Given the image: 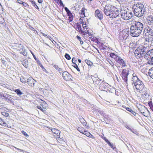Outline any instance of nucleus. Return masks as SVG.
<instances>
[{"mask_svg": "<svg viewBox=\"0 0 153 153\" xmlns=\"http://www.w3.org/2000/svg\"><path fill=\"white\" fill-rule=\"evenodd\" d=\"M132 77V85H134L136 88L139 90L140 93H142L145 96H149V90L145 87L144 83L140 79H139L137 76H134Z\"/></svg>", "mask_w": 153, "mask_h": 153, "instance_id": "nucleus-1", "label": "nucleus"}, {"mask_svg": "<svg viewBox=\"0 0 153 153\" xmlns=\"http://www.w3.org/2000/svg\"><path fill=\"white\" fill-rule=\"evenodd\" d=\"M143 25L139 22H134L131 24L130 28L131 36L134 37L139 36L142 31Z\"/></svg>", "mask_w": 153, "mask_h": 153, "instance_id": "nucleus-2", "label": "nucleus"}, {"mask_svg": "<svg viewBox=\"0 0 153 153\" xmlns=\"http://www.w3.org/2000/svg\"><path fill=\"white\" fill-rule=\"evenodd\" d=\"M149 49V47L147 46H140L138 47L134 52L135 56L137 59L144 57L145 59L146 56L148 54Z\"/></svg>", "mask_w": 153, "mask_h": 153, "instance_id": "nucleus-3", "label": "nucleus"}, {"mask_svg": "<svg viewBox=\"0 0 153 153\" xmlns=\"http://www.w3.org/2000/svg\"><path fill=\"white\" fill-rule=\"evenodd\" d=\"M132 9L134 14L137 17H141L145 13L144 6L141 3H138L136 4H134Z\"/></svg>", "mask_w": 153, "mask_h": 153, "instance_id": "nucleus-4", "label": "nucleus"}, {"mask_svg": "<svg viewBox=\"0 0 153 153\" xmlns=\"http://www.w3.org/2000/svg\"><path fill=\"white\" fill-rule=\"evenodd\" d=\"M121 17L124 20H129L132 17V13L130 10L126 9L120 11Z\"/></svg>", "mask_w": 153, "mask_h": 153, "instance_id": "nucleus-5", "label": "nucleus"}, {"mask_svg": "<svg viewBox=\"0 0 153 153\" xmlns=\"http://www.w3.org/2000/svg\"><path fill=\"white\" fill-rule=\"evenodd\" d=\"M111 17L112 18H114L118 16L119 15V12L118 9L111 5Z\"/></svg>", "mask_w": 153, "mask_h": 153, "instance_id": "nucleus-6", "label": "nucleus"}, {"mask_svg": "<svg viewBox=\"0 0 153 153\" xmlns=\"http://www.w3.org/2000/svg\"><path fill=\"white\" fill-rule=\"evenodd\" d=\"M129 74V70L127 68L123 69L121 74L122 79L126 84H127L128 76Z\"/></svg>", "mask_w": 153, "mask_h": 153, "instance_id": "nucleus-7", "label": "nucleus"}, {"mask_svg": "<svg viewBox=\"0 0 153 153\" xmlns=\"http://www.w3.org/2000/svg\"><path fill=\"white\" fill-rule=\"evenodd\" d=\"M108 84L103 80L99 85V89L102 91H108Z\"/></svg>", "mask_w": 153, "mask_h": 153, "instance_id": "nucleus-8", "label": "nucleus"}, {"mask_svg": "<svg viewBox=\"0 0 153 153\" xmlns=\"http://www.w3.org/2000/svg\"><path fill=\"white\" fill-rule=\"evenodd\" d=\"M111 5H106L104 8V12L105 14L107 16H111Z\"/></svg>", "mask_w": 153, "mask_h": 153, "instance_id": "nucleus-9", "label": "nucleus"}, {"mask_svg": "<svg viewBox=\"0 0 153 153\" xmlns=\"http://www.w3.org/2000/svg\"><path fill=\"white\" fill-rule=\"evenodd\" d=\"M62 77L63 79L66 81H69L72 78V76L67 71L63 72L62 74Z\"/></svg>", "mask_w": 153, "mask_h": 153, "instance_id": "nucleus-10", "label": "nucleus"}, {"mask_svg": "<svg viewBox=\"0 0 153 153\" xmlns=\"http://www.w3.org/2000/svg\"><path fill=\"white\" fill-rule=\"evenodd\" d=\"M95 16L100 20H102L103 18V15L102 11L99 10H96L95 12Z\"/></svg>", "mask_w": 153, "mask_h": 153, "instance_id": "nucleus-11", "label": "nucleus"}, {"mask_svg": "<svg viewBox=\"0 0 153 153\" xmlns=\"http://www.w3.org/2000/svg\"><path fill=\"white\" fill-rule=\"evenodd\" d=\"M146 57V58L147 60H150L149 59H151V60L153 61V49L149 50Z\"/></svg>", "mask_w": 153, "mask_h": 153, "instance_id": "nucleus-12", "label": "nucleus"}, {"mask_svg": "<svg viewBox=\"0 0 153 153\" xmlns=\"http://www.w3.org/2000/svg\"><path fill=\"white\" fill-rule=\"evenodd\" d=\"M117 62L122 66V68H123L126 66L125 61L122 59L121 57L118 60Z\"/></svg>", "mask_w": 153, "mask_h": 153, "instance_id": "nucleus-13", "label": "nucleus"}, {"mask_svg": "<svg viewBox=\"0 0 153 153\" xmlns=\"http://www.w3.org/2000/svg\"><path fill=\"white\" fill-rule=\"evenodd\" d=\"M148 24L149 25H153V16L150 15L148 16L147 18Z\"/></svg>", "mask_w": 153, "mask_h": 153, "instance_id": "nucleus-14", "label": "nucleus"}, {"mask_svg": "<svg viewBox=\"0 0 153 153\" xmlns=\"http://www.w3.org/2000/svg\"><path fill=\"white\" fill-rule=\"evenodd\" d=\"M34 82H35V81H34V79L32 77H29L27 79V82L30 86H33L34 85Z\"/></svg>", "mask_w": 153, "mask_h": 153, "instance_id": "nucleus-15", "label": "nucleus"}, {"mask_svg": "<svg viewBox=\"0 0 153 153\" xmlns=\"http://www.w3.org/2000/svg\"><path fill=\"white\" fill-rule=\"evenodd\" d=\"M79 121L84 126H85L86 128L89 127V125L87 124L86 121L83 119V118L82 117H79Z\"/></svg>", "mask_w": 153, "mask_h": 153, "instance_id": "nucleus-16", "label": "nucleus"}, {"mask_svg": "<svg viewBox=\"0 0 153 153\" xmlns=\"http://www.w3.org/2000/svg\"><path fill=\"white\" fill-rule=\"evenodd\" d=\"M86 78L88 79L91 78L94 83L95 82V81L97 80V78H99L98 77H93V76L90 75L89 74L87 75V76H86Z\"/></svg>", "mask_w": 153, "mask_h": 153, "instance_id": "nucleus-17", "label": "nucleus"}, {"mask_svg": "<svg viewBox=\"0 0 153 153\" xmlns=\"http://www.w3.org/2000/svg\"><path fill=\"white\" fill-rule=\"evenodd\" d=\"M143 108L144 110V111L142 113L144 116L148 117L149 114V112L144 106H143Z\"/></svg>", "mask_w": 153, "mask_h": 153, "instance_id": "nucleus-18", "label": "nucleus"}, {"mask_svg": "<svg viewBox=\"0 0 153 153\" xmlns=\"http://www.w3.org/2000/svg\"><path fill=\"white\" fill-rule=\"evenodd\" d=\"M51 131H52V132L56 134L57 136V137L58 138H60V136H59V135H60V131L56 129L55 128H53L51 129Z\"/></svg>", "mask_w": 153, "mask_h": 153, "instance_id": "nucleus-19", "label": "nucleus"}, {"mask_svg": "<svg viewBox=\"0 0 153 153\" xmlns=\"http://www.w3.org/2000/svg\"><path fill=\"white\" fill-rule=\"evenodd\" d=\"M110 56L114 58L117 62L119 59L120 57L119 56L116 55L115 53H110Z\"/></svg>", "mask_w": 153, "mask_h": 153, "instance_id": "nucleus-20", "label": "nucleus"}, {"mask_svg": "<svg viewBox=\"0 0 153 153\" xmlns=\"http://www.w3.org/2000/svg\"><path fill=\"white\" fill-rule=\"evenodd\" d=\"M16 46L18 50L20 51H23L24 48L23 45L21 44L16 43Z\"/></svg>", "mask_w": 153, "mask_h": 153, "instance_id": "nucleus-21", "label": "nucleus"}, {"mask_svg": "<svg viewBox=\"0 0 153 153\" xmlns=\"http://www.w3.org/2000/svg\"><path fill=\"white\" fill-rule=\"evenodd\" d=\"M152 26H151V27L149 26H147L146 27V31H147V32L149 34V35L152 34L153 33V30L152 28Z\"/></svg>", "mask_w": 153, "mask_h": 153, "instance_id": "nucleus-22", "label": "nucleus"}, {"mask_svg": "<svg viewBox=\"0 0 153 153\" xmlns=\"http://www.w3.org/2000/svg\"><path fill=\"white\" fill-rule=\"evenodd\" d=\"M148 74L149 76L153 79V67L149 70Z\"/></svg>", "mask_w": 153, "mask_h": 153, "instance_id": "nucleus-23", "label": "nucleus"}, {"mask_svg": "<svg viewBox=\"0 0 153 153\" xmlns=\"http://www.w3.org/2000/svg\"><path fill=\"white\" fill-rule=\"evenodd\" d=\"M91 41L93 42H95L97 43L98 45H103V43H101L99 41L97 40L98 39H91Z\"/></svg>", "mask_w": 153, "mask_h": 153, "instance_id": "nucleus-24", "label": "nucleus"}, {"mask_svg": "<svg viewBox=\"0 0 153 153\" xmlns=\"http://www.w3.org/2000/svg\"><path fill=\"white\" fill-rule=\"evenodd\" d=\"M20 80L22 83H25L27 82V79L22 76L20 78Z\"/></svg>", "mask_w": 153, "mask_h": 153, "instance_id": "nucleus-25", "label": "nucleus"}, {"mask_svg": "<svg viewBox=\"0 0 153 153\" xmlns=\"http://www.w3.org/2000/svg\"><path fill=\"white\" fill-rule=\"evenodd\" d=\"M23 65L25 67L27 68L28 67V62L27 59H25L22 63Z\"/></svg>", "mask_w": 153, "mask_h": 153, "instance_id": "nucleus-26", "label": "nucleus"}, {"mask_svg": "<svg viewBox=\"0 0 153 153\" xmlns=\"http://www.w3.org/2000/svg\"><path fill=\"white\" fill-rule=\"evenodd\" d=\"M65 10L67 12V15L68 16H71L73 15L71 12L68 9L67 7H65Z\"/></svg>", "mask_w": 153, "mask_h": 153, "instance_id": "nucleus-27", "label": "nucleus"}, {"mask_svg": "<svg viewBox=\"0 0 153 153\" xmlns=\"http://www.w3.org/2000/svg\"><path fill=\"white\" fill-rule=\"evenodd\" d=\"M87 11V9L85 8L84 7H82L81 10V14L82 16H85V11Z\"/></svg>", "mask_w": 153, "mask_h": 153, "instance_id": "nucleus-28", "label": "nucleus"}, {"mask_svg": "<svg viewBox=\"0 0 153 153\" xmlns=\"http://www.w3.org/2000/svg\"><path fill=\"white\" fill-rule=\"evenodd\" d=\"M15 91L17 93V94L19 96L23 94L22 92L19 89H16Z\"/></svg>", "mask_w": 153, "mask_h": 153, "instance_id": "nucleus-29", "label": "nucleus"}, {"mask_svg": "<svg viewBox=\"0 0 153 153\" xmlns=\"http://www.w3.org/2000/svg\"><path fill=\"white\" fill-rule=\"evenodd\" d=\"M85 62L87 63L88 65L89 66H91L93 64V63L91 62L90 60H88L87 59H86L85 60Z\"/></svg>", "mask_w": 153, "mask_h": 153, "instance_id": "nucleus-30", "label": "nucleus"}, {"mask_svg": "<svg viewBox=\"0 0 153 153\" xmlns=\"http://www.w3.org/2000/svg\"><path fill=\"white\" fill-rule=\"evenodd\" d=\"M73 66L75 68H76L77 70L79 71H80V70L79 68L78 67V66L76 64H74V65H73Z\"/></svg>", "mask_w": 153, "mask_h": 153, "instance_id": "nucleus-31", "label": "nucleus"}, {"mask_svg": "<svg viewBox=\"0 0 153 153\" xmlns=\"http://www.w3.org/2000/svg\"><path fill=\"white\" fill-rule=\"evenodd\" d=\"M65 57L68 60H70L71 57L67 53H66L65 55Z\"/></svg>", "mask_w": 153, "mask_h": 153, "instance_id": "nucleus-32", "label": "nucleus"}, {"mask_svg": "<svg viewBox=\"0 0 153 153\" xmlns=\"http://www.w3.org/2000/svg\"><path fill=\"white\" fill-rule=\"evenodd\" d=\"M20 53L22 54L23 55L25 56H26V52L25 48L24 49L23 51L22 50L20 51Z\"/></svg>", "mask_w": 153, "mask_h": 153, "instance_id": "nucleus-33", "label": "nucleus"}, {"mask_svg": "<svg viewBox=\"0 0 153 153\" xmlns=\"http://www.w3.org/2000/svg\"><path fill=\"white\" fill-rule=\"evenodd\" d=\"M72 62L73 64H76V63L77 62L76 58L75 57H73L72 59Z\"/></svg>", "mask_w": 153, "mask_h": 153, "instance_id": "nucleus-34", "label": "nucleus"}, {"mask_svg": "<svg viewBox=\"0 0 153 153\" xmlns=\"http://www.w3.org/2000/svg\"><path fill=\"white\" fill-rule=\"evenodd\" d=\"M40 67L42 69L43 71H44L46 73L48 74V71L44 68L42 65H40Z\"/></svg>", "mask_w": 153, "mask_h": 153, "instance_id": "nucleus-35", "label": "nucleus"}, {"mask_svg": "<svg viewBox=\"0 0 153 153\" xmlns=\"http://www.w3.org/2000/svg\"><path fill=\"white\" fill-rule=\"evenodd\" d=\"M1 114L3 115L6 117L9 116V114L8 113L5 112H2Z\"/></svg>", "mask_w": 153, "mask_h": 153, "instance_id": "nucleus-36", "label": "nucleus"}, {"mask_svg": "<svg viewBox=\"0 0 153 153\" xmlns=\"http://www.w3.org/2000/svg\"><path fill=\"white\" fill-rule=\"evenodd\" d=\"M76 25V27L79 30H81L82 28H81V25H79V23H77Z\"/></svg>", "mask_w": 153, "mask_h": 153, "instance_id": "nucleus-37", "label": "nucleus"}, {"mask_svg": "<svg viewBox=\"0 0 153 153\" xmlns=\"http://www.w3.org/2000/svg\"><path fill=\"white\" fill-rule=\"evenodd\" d=\"M102 80L100 78H97V80L95 81V82L94 83L95 84L98 85L99 84L100 82Z\"/></svg>", "mask_w": 153, "mask_h": 153, "instance_id": "nucleus-38", "label": "nucleus"}, {"mask_svg": "<svg viewBox=\"0 0 153 153\" xmlns=\"http://www.w3.org/2000/svg\"><path fill=\"white\" fill-rule=\"evenodd\" d=\"M48 39V40L49 41H51L52 42V43L55 45H56L57 44L56 42L54 40H53V39Z\"/></svg>", "mask_w": 153, "mask_h": 153, "instance_id": "nucleus-39", "label": "nucleus"}, {"mask_svg": "<svg viewBox=\"0 0 153 153\" xmlns=\"http://www.w3.org/2000/svg\"><path fill=\"white\" fill-rule=\"evenodd\" d=\"M68 20L69 22H71L72 21L73 19V15L68 16Z\"/></svg>", "mask_w": 153, "mask_h": 153, "instance_id": "nucleus-40", "label": "nucleus"}, {"mask_svg": "<svg viewBox=\"0 0 153 153\" xmlns=\"http://www.w3.org/2000/svg\"><path fill=\"white\" fill-rule=\"evenodd\" d=\"M83 134H84L86 135L87 136H89V135H90V134H91L88 132L86 131H84L83 133H82Z\"/></svg>", "mask_w": 153, "mask_h": 153, "instance_id": "nucleus-41", "label": "nucleus"}, {"mask_svg": "<svg viewBox=\"0 0 153 153\" xmlns=\"http://www.w3.org/2000/svg\"><path fill=\"white\" fill-rule=\"evenodd\" d=\"M84 18V17H81L79 19V22H80V24H84V22L83 21V19Z\"/></svg>", "mask_w": 153, "mask_h": 153, "instance_id": "nucleus-42", "label": "nucleus"}, {"mask_svg": "<svg viewBox=\"0 0 153 153\" xmlns=\"http://www.w3.org/2000/svg\"><path fill=\"white\" fill-rule=\"evenodd\" d=\"M22 133L24 135L26 136V137H29V135L27 134V133L24 131H22Z\"/></svg>", "mask_w": 153, "mask_h": 153, "instance_id": "nucleus-43", "label": "nucleus"}, {"mask_svg": "<svg viewBox=\"0 0 153 153\" xmlns=\"http://www.w3.org/2000/svg\"><path fill=\"white\" fill-rule=\"evenodd\" d=\"M87 33L89 36H91V37H89V38H92V37H94V36H93V34H91V33L89 32L88 31H87Z\"/></svg>", "mask_w": 153, "mask_h": 153, "instance_id": "nucleus-44", "label": "nucleus"}, {"mask_svg": "<svg viewBox=\"0 0 153 153\" xmlns=\"http://www.w3.org/2000/svg\"><path fill=\"white\" fill-rule=\"evenodd\" d=\"M90 41L89 40H87V42H86V41H84V44L85 45H89V44H90Z\"/></svg>", "mask_w": 153, "mask_h": 153, "instance_id": "nucleus-45", "label": "nucleus"}, {"mask_svg": "<svg viewBox=\"0 0 153 153\" xmlns=\"http://www.w3.org/2000/svg\"><path fill=\"white\" fill-rule=\"evenodd\" d=\"M90 41L89 40H87V42H86V41H84V44L85 45H89V44H90Z\"/></svg>", "mask_w": 153, "mask_h": 153, "instance_id": "nucleus-46", "label": "nucleus"}, {"mask_svg": "<svg viewBox=\"0 0 153 153\" xmlns=\"http://www.w3.org/2000/svg\"><path fill=\"white\" fill-rule=\"evenodd\" d=\"M111 148L113 149H114V150H115L116 152H117V149L116 148V147L114 146L113 145V144H112V146H110Z\"/></svg>", "mask_w": 153, "mask_h": 153, "instance_id": "nucleus-47", "label": "nucleus"}, {"mask_svg": "<svg viewBox=\"0 0 153 153\" xmlns=\"http://www.w3.org/2000/svg\"><path fill=\"white\" fill-rule=\"evenodd\" d=\"M100 136L106 142L108 140L106 137H103L102 135H101Z\"/></svg>", "mask_w": 153, "mask_h": 153, "instance_id": "nucleus-48", "label": "nucleus"}, {"mask_svg": "<svg viewBox=\"0 0 153 153\" xmlns=\"http://www.w3.org/2000/svg\"><path fill=\"white\" fill-rule=\"evenodd\" d=\"M139 110L141 114L144 111V110L143 108V106H142L140 108H139Z\"/></svg>", "mask_w": 153, "mask_h": 153, "instance_id": "nucleus-49", "label": "nucleus"}, {"mask_svg": "<svg viewBox=\"0 0 153 153\" xmlns=\"http://www.w3.org/2000/svg\"><path fill=\"white\" fill-rule=\"evenodd\" d=\"M54 67V68L56 69V70H58V69H59V68L58 67V65H52Z\"/></svg>", "mask_w": 153, "mask_h": 153, "instance_id": "nucleus-50", "label": "nucleus"}, {"mask_svg": "<svg viewBox=\"0 0 153 153\" xmlns=\"http://www.w3.org/2000/svg\"><path fill=\"white\" fill-rule=\"evenodd\" d=\"M122 107L124 108H125L128 111H130V110H131V108L128 107H126V106H123Z\"/></svg>", "mask_w": 153, "mask_h": 153, "instance_id": "nucleus-51", "label": "nucleus"}, {"mask_svg": "<svg viewBox=\"0 0 153 153\" xmlns=\"http://www.w3.org/2000/svg\"><path fill=\"white\" fill-rule=\"evenodd\" d=\"M30 30H32L33 31H34V33H37V31L36 30H35L34 28L33 27H30Z\"/></svg>", "mask_w": 153, "mask_h": 153, "instance_id": "nucleus-52", "label": "nucleus"}, {"mask_svg": "<svg viewBox=\"0 0 153 153\" xmlns=\"http://www.w3.org/2000/svg\"><path fill=\"white\" fill-rule=\"evenodd\" d=\"M120 41H119L120 42V44H122V42H123V43L124 42L125 43L126 40V39H120Z\"/></svg>", "mask_w": 153, "mask_h": 153, "instance_id": "nucleus-53", "label": "nucleus"}, {"mask_svg": "<svg viewBox=\"0 0 153 153\" xmlns=\"http://www.w3.org/2000/svg\"><path fill=\"white\" fill-rule=\"evenodd\" d=\"M37 107L38 108L40 109L41 110V111H43V109L41 107V106L40 105V106H39V105H38L37 106Z\"/></svg>", "mask_w": 153, "mask_h": 153, "instance_id": "nucleus-54", "label": "nucleus"}, {"mask_svg": "<svg viewBox=\"0 0 153 153\" xmlns=\"http://www.w3.org/2000/svg\"><path fill=\"white\" fill-rule=\"evenodd\" d=\"M11 56H12V57L15 59H16L17 58L15 54H14L13 53H12Z\"/></svg>", "mask_w": 153, "mask_h": 153, "instance_id": "nucleus-55", "label": "nucleus"}, {"mask_svg": "<svg viewBox=\"0 0 153 153\" xmlns=\"http://www.w3.org/2000/svg\"><path fill=\"white\" fill-rule=\"evenodd\" d=\"M41 35L44 36L45 37L48 38V36L45 33H41Z\"/></svg>", "mask_w": 153, "mask_h": 153, "instance_id": "nucleus-56", "label": "nucleus"}, {"mask_svg": "<svg viewBox=\"0 0 153 153\" xmlns=\"http://www.w3.org/2000/svg\"><path fill=\"white\" fill-rule=\"evenodd\" d=\"M4 98L6 100H8V101H11L12 100L10 99H11V97H10V98H8V97H6L5 96Z\"/></svg>", "mask_w": 153, "mask_h": 153, "instance_id": "nucleus-57", "label": "nucleus"}, {"mask_svg": "<svg viewBox=\"0 0 153 153\" xmlns=\"http://www.w3.org/2000/svg\"><path fill=\"white\" fill-rule=\"evenodd\" d=\"M129 33H126V34L125 35V36H122L123 38H127L129 36Z\"/></svg>", "mask_w": 153, "mask_h": 153, "instance_id": "nucleus-58", "label": "nucleus"}, {"mask_svg": "<svg viewBox=\"0 0 153 153\" xmlns=\"http://www.w3.org/2000/svg\"><path fill=\"white\" fill-rule=\"evenodd\" d=\"M82 25L84 29H87V26H86V25L85 23V24H82Z\"/></svg>", "mask_w": 153, "mask_h": 153, "instance_id": "nucleus-59", "label": "nucleus"}, {"mask_svg": "<svg viewBox=\"0 0 153 153\" xmlns=\"http://www.w3.org/2000/svg\"><path fill=\"white\" fill-rule=\"evenodd\" d=\"M79 39V41L80 42V43L81 45H82L83 43L84 44V42L83 41H82L81 40V39Z\"/></svg>", "mask_w": 153, "mask_h": 153, "instance_id": "nucleus-60", "label": "nucleus"}, {"mask_svg": "<svg viewBox=\"0 0 153 153\" xmlns=\"http://www.w3.org/2000/svg\"><path fill=\"white\" fill-rule=\"evenodd\" d=\"M31 54H32V55L33 56V58H34L35 59V60H37V58H36V57L35 56V55H34V54H33V53L32 52V51H31Z\"/></svg>", "mask_w": 153, "mask_h": 153, "instance_id": "nucleus-61", "label": "nucleus"}, {"mask_svg": "<svg viewBox=\"0 0 153 153\" xmlns=\"http://www.w3.org/2000/svg\"><path fill=\"white\" fill-rule=\"evenodd\" d=\"M5 96L1 93H0V98L2 97L4 98Z\"/></svg>", "mask_w": 153, "mask_h": 153, "instance_id": "nucleus-62", "label": "nucleus"}, {"mask_svg": "<svg viewBox=\"0 0 153 153\" xmlns=\"http://www.w3.org/2000/svg\"><path fill=\"white\" fill-rule=\"evenodd\" d=\"M106 143L108 144V145L110 146H112V144L111 143L110 141L108 140Z\"/></svg>", "mask_w": 153, "mask_h": 153, "instance_id": "nucleus-63", "label": "nucleus"}, {"mask_svg": "<svg viewBox=\"0 0 153 153\" xmlns=\"http://www.w3.org/2000/svg\"><path fill=\"white\" fill-rule=\"evenodd\" d=\"M34 7L36 9H37L38 10H39V8L37 5L36 4V3L33 5Z\"/></svg>", "mask_w": 153, "mask_h": 153, "instance_id": "nucleus-64", "label": "nucleus"}]
</instances>
